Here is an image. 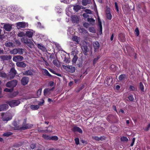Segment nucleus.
Segmentation results:
<instances>
[{
	"label": "nucleus",
	"instance_id": "obj_37",
	"mask_svg": "<svg viewBox=\"0 0 150 150\" xmlns=\"http://www.w3.org/2000/svg\"><path fill=\"white\" fill-rule=\"evenodd\" d=\"M125 74H122L120 75L119 77V79L120 80H122L125 79Z\"/></svg>",
	"mask_w": 150,
	"mask_h": 150
},
{
	"label": "nucleus",
	"instance_id": "obj_31",
	"mask_svg": "<svg viewBox=\"0 0 150 150\" xmlns=\"http://www.w3.org/2000/svg\"><path fill=\"white\" fill-rule=\"evenodd\" d=\"M17 48H15L10 51V53L11 54H17Z\"/></svg>",
	"mask_w": 150,
	"mask_h": 150
},
{
	"label": "nucleus",
	"instance_id": "obj_35",
	"mask_svg": "<svg viewBox=\"0 0 150 150\" xmlns=\"http://www.w3.org/2000/svg\"><path fill=\"white\" fill-rule=\"evenodd\" d=\"M12 134V133L11 132H7L4 133L3 134V136H6L8 137Z\"/></svg>",
	"mask_w": 150,
	"mask_h": 150
},
{
	"label": "nucleus",
	"instance_id": "obj_36",
	"mask_svg": "<svg viewBox=\"0 0 150 150\" xmlns=\"http://www.w3.org/2000/svg\"><path fill=\"white\" fill-rule=\"evenodd\" d=\"M121 141L122 142H127L128 141V139L126 137H123L120 139Z\"/></svg>",
	"mask_w": 150,
	"mask_h": 150
},
{
	"label": "nucleus",
	"instance_id": "obj_26",
	"mask_svg": "<svg viewBox=\"0 0 150 150\" xmlns=\"http://www.w3.org/2000/svg\"><path fill=\"white\" fill-rule=\"evenodd\" d=\"M42 71L44 72L46 75L50 77H51V75L49 73L48 71L46 69H42Z\"/></svg>",
	"mask_w": 150,
	"mask_h": 150
},
{
	"label": "nucleus",
	"instance_id": "obj_40",
	"mask_svg": "<svg viewBox=\"0 0 150 150\" xmlns=\"http://www.w3.org/2000/svg\"><path fill=\"white\" fill-rule=\"evenodd\" d=\"M128 98L131 101H133L134 100V98L133 95L132 94L130 95Z\"/></svg>",
	"mask_w": 150,
	"mask_h": 150
},
{
	"label": "nucleus",
	"instance_id": "obj_25",
	"mask_svg": "<svg viewBox=\"0 0 150 150\" xmlns=\"http://www.w3.org/2000/svg\"><path fill=\"white\" fill-rule=\"evenodd\" d=\"M87 21L91 25H93L94 24L95 20L93 18H88Z\"/></svg>",
	"mask_w": 150,
	"mask_h": 150
},
{
	"label": "nucleus",
	"instance_id": "obj_15",
	"mask_svg": "<svg viewBox=\"0 0 150 150\" xmlns=\"http://www.w3.org/2000/svg\"><path fill=\"white\" fill-rule=\"evenodd\" d=\"M11 58L10 55H4L0 57L1 59L3 61L9 60L11 59Z\"/></svg>",
	"mask_w": 150,
	"mask_h": 150
},
{
	"label": "nucleus",
	"instance_id": "obj_60",
	"mask_svg": "<svg viewBox=\"0 0 150 150\" xmlns=\"http://www.w3.org/2000/svg\"><path fill=\"white\" fill-rule=\"evenodd\" d=\"M13 125L15 127H16L17 129H18V127H20V126H17V124L16 122L14 121L13 123Z\"/></svg>",
	"mask_w": 150,
	"mask_h": 150
},
{
	"label": "nucleus",
	"instance_id": "obj_49",
	"mask_svg": "<svg viewBox=\"0 0 150 150\" xmlns=\"http://www.w3.org/2000/svg\"><path fill=\"white\" fill-rule=\"evenodd\" d=\"M42 137L43 138L46 139H50V137L46 134H43L42 135Z\"/></svg>",
	"mask_w": 150,
	"mask_h": 150
},
{
	"label": "nucleus",
	"instance_id": "obj_32",
	"mask_svg": "<svg viewBox=\"0 0 150 150\" xmlns=\"http://www.w3.org/2000/svg\"><path fill=\"white\" fill-rule=\"evenodd\" d=\"M51 90L49 88H46L44 89V95L45 96H47L48 94L50 93V91Z\"/></svg>",
	"mask_w": 150,
	"mask_h": 150
},
{
	"label": "nucleus",
	"instance_id": "obj_16",
	"mask_svg": "<svg viewBox=\"0 0 150 150\" xmlns=\"http://www.w3.org/2000/svg\"><path fill=\"white\" fill-rule=\"evenodd\" d=\"M79 19L76 16H73L71 17V21L73 23H78L79 22Z\"/></svg>",
	"mask_w": 150,
	"mask_h": 150
},
{
	"label": "nucleus",
	"instance_id": "obj_53",
	"mask_svg": "<svg viewBox=\"0 0 150 150\" xmlns=\"http://www.w3.org/2000/svg\"><path fill=\"white\" fill-rule=\"evenodd\" d=\"M107 18L109 20H111L112 18V16L111 13H108L106 14Z\"/></svg>",
	"mask_w": 150,
	"mask_h": 150
},
{
	"label": "nucleus",
	"instance_id": "obj_28",
	"mask_svg": "<svg viewBox=\"0 0 150 150\" xmlns=\"http://www.w3.org/2000/svg\"><path fill=\"white\" fill-rule=\"evenodd\" d=\"M2 120L3 121H8L11 120L12 119V117H4V115H3V114H2Z\"/></svg>",
	"mask_w": 150,
	"mask_h": 150
},
{
	"label": "nucleus",
	"instance_id": "obj_64",
	"mask_svg": "<svg viewBox=\"0 0 150 150\" xmlns=\"http://www.w3.org/2000/svg\"><path fill=\"white\" fill-rule=\"evenodd\" d=\"M93 139L97 141H99V137L97 136H94L93 137Z\"/></svg>",
	"mask_w": 150,
	"mask_h": 150
},
{
	"label": "nucleus",
	"instance_id": "obj_59",
	"mask_svg": "<svg viewBox=\"0 0 150 150\" xmlns=\"http://www.w3.org/2000/svg\"><path fill=\"white\" fill-rule=\"evenodd\" d=\"M129 88L130 91H134L135 90V88L133 86H130L129 87Z\"/></svg>",
	"mask_w": 150,
	"mask_h": 150
},
{
	"label": "nucleus",
	"instance_id": "obj_23",
	"mask_svg": "<svg viewBox=\"0 0 150 150\" xmlns=\"http://www.w3.org/2000/svg\"><path fill=\"white\" fill-rule=\"evenodd\" d=\"M73 32V30L72 28L71 27H69L67 30V35L69 36H70L71 35H72Z\"/></svg>",
	"mask_w": 150,
	"mask_h": 150
},
{
	"label": "nucleus",
	"instance_id": "obj_56",
	"mask_svg": "<svg viewBox=\"0 0 150 150\" xmlns=\"http://www.w3.org/2000/svg\"><path fill=\"white\" fill-rule=\"evenodd\" d=\"M135 32L136 34L137 35V36H138L139 34V29L138 28H136L135 30Z\"/></svg>",
	"mask_w": 150,
	"mask_h": 150
},
{
	"label": "nucleus",
	"instance_id": "obj_48",
	"mask_svg": "<svg viewBox=\"0 0 150 150\" xmlns=\"http://www.w3.org/2000/svg\"><path fill=\"white\" fill-rule=\"evenodd\" d=\"M42 88H40L38 90L37 92V95L38 96H40L41 95L42 92Z\"/></svg>",
	"mask_w": 150,
	"mask_h": 150
},
{
	"label": "nucleus",
	"instance_id": "obj_41",
	"mask_svg": "<svg viewBox=\"0 0 150 150\" xmlns=\"http://www.w3.org/2000/svg\"><path fill=\"white\" fill-rule=\"evenodd\" d=\"M59 62L57 60H54L53 61V64L56 66L57 67L59 66Z\"/></svg>",
	"mask_w": 150,
	"mask_h": 150
},
{
	"label": "nucleus",
	"instance_id": "obj_27",
	"mask_svg": "<svg viewBox=\"0 0 150 150\" xmlns=\"http://www.w3.org/2000/svg\"><path fill=\"white\" fill-rule=\"evenodd\" d=\"M5 46L8 47H13L14 46V44L12 42H8L5 43Z\"/></svg>",
	"mask_w": 150,
	"mask_h": 150
},
{
	"label": "nucleus",
	"instance_id": "obj_51",
	"mask_svg": "<svg viewBox=\"0 0 150 150\" xmlns=\"http://www.w3.org/2000/svg\"><path fill=\"white\" fill-rule=\"evenodd\" d=\"M80 30L81 31V32L83 34H86L88 33L87 31L83 28H81Z\"/></svg>",
	"mask_w": 150,
	"mask_h": 150
},
{
	"label": "nucleus",
	"instance_id": "obj_57",
	"mask_svg": "<svg viewBox=\"0 0 150 150\" xmlns=\"http://www.w3.org/2000/svg\"><path fill=\"white\" fill-rule=\"evenodd\" d=\"M84 11L86 12V13L87 14H91L92 13L91 11L89 9H85Z\"/></svg>",
	"mask_w": 150,
	"mask_h": 150
},
{
	"label": "nucleus",
	"instance_id": "obj_39",
	"mask_svg": "<svg viewBox=\"0 0 150 150\" xmlns=\"http://www.w3.org/2000/svg\"><path fill=\"white\" fill-rule=\"evenodd\" d=\"M25 33L23 32H21L19 33L18 35V36L19 37H22L25 35Z\"/></svg>",
	"mask_w": 150,
	"mask_h": 150
},
{
	"label": "nucleus",
	"instance_id": "obj_9",
	"mask_svg": "<svg viewBox=\"0 0 150 150\" xmlns=\"http://www.w3.org/2000/svg\"><path fill=\"white\" fill-rule=\"evenodd\" d=\"M24 59L23 57L20 55H17L14 57L13 58V60L15 62H18L22 61Z\"/></svg>",
	"mask_w": 150,
	"mask_h": 150
},
{
	"label": "nucleus",
	"instance_id": "obj_21",
	"mask_svg": "<svg viewBox=\"0 0 150 150\" xmlns=\"http://www.w3.org/2000/svg\"><path fill=\"white\" fill-rule=\"evenodd\" d=\"M93 46L95 52H96L98 50L100 46L99 42L97 41L95 42L94 43Z\"/></svg>",
	"mask_w": 150,
	"mask_h": 150
},
{
	"label": "nucleus",
	"instance_id": "obj_55",
	"mask_svg": "<svg viewBox=\"0 0 150 150\" xmlns=\"http://www.w3.org/2000/svg\"><path fill=\"white\" fill-rule=\"evenodd\" d=\"M48 129L46 130V131L48 132H50L52 129V127L51 126H49L48 127Z\"/></svg>",
	"mask_w": 150,
	"mask_h": 150
},
{
	"label": "nucleus",
	"instance_id": "obj_12",
	"mask_svg": "<svg viewBox=\"0 0 150 150\" xmlns=\"http://www.w3.org/2000/svg\"><path fill=\"white\" fill-rule=\"evenodd\" d=\"M10 75L11 79L13 78L16 74V71L14 68H12L10 71Z\"/></svg>",
	"mask_w": 150,
	"mask_h": 150
},
{
	"label": "nucleus",
	"instance_id": "obj_62",
	"mask_svg": "<svg viewBox=\"0 0 150 150\" xmlns=\"http://www.w3.org/2000/svg\"><path fill=\"white\" fill-rule=\"evenodd\" d=\"M36 146V145L35 144H32L30 145V147L31 149H34Z\"/></svg>",
	"mask_w": 150,
	"mask_h": 150
},
{
	"label": "nucleus",
	"instance_id": "obj_54",
	"mask_svg": "<svg viewBox=\"0 0 150 150\" xmlns=\"http://www.w3.org/2000/svg\"><path fill=\"white\" fill-rule=\"evenodd\" d=\"M44 102V100L42 98L41 99L40 102H39L38 105H42Z\"/></svg>",
	"mask_w": 150,
	"mask_h": 150
},
{
	"label": "nucleus",
	"instance_id": "obj_45",
	"mask_svg": "<svg viewBox=\"0 0 150 150\" xmlns=\"http://www.w3.org/2000/svg\"><path fill=\"white\" fill-rule=\"evenodd\" d=\"M82 3L83 5L86 6L88 4V0H82Z\"/></svg>",
	"mask_w": 150,
	"mask_h": 150
},
{
	"label": "nucleus",
	"instance_id": "obj_3",
	"mask_svg": "<svg viewBox=\"0 0 150 150\" xmlns=\"http://www.w3.org/2000/svg\"><path fill=\"white\" fill-rule=\"evenodd\" d=\"M6 103L11 107H14L18 106L21 103L19 100H13L8 101Z\"/></svg>",
	"mask_w": 150,
	"mask_h": 150
},
{
	"label": "nucleus",
	"instance_id": "obj_8",
	"mask_svg": "<svg viewBox=\"0 0 150 150\" xmlns=\"http://www.w3.org/2000/svg\"><path fill=\"white\" fill-rule=\"evenodd\" d=\"M35 32L32 29H27V31L26 32L25 35L27 37L29 38H31L32 37L33 34Z\"/></svg>",
	"mask_w": 150,
	"mask_h": 150
},
{
	"label": "nucleus",
	"instance_id": "obj_13",
	"mask_svg": "<svg viewBox=\"0 0 150 150\" xmlns=\"http://www.w3.org/2000/svg\"><path fill=\"white\" fill-rule=\"evenodd\" d=\"M33 71L32 69H29L27 71L23 72V74L26 76H32L33 75Z\"/></svg>",
	"mask_w": 150,
	"mask_h": 150
},
{
	"label": "nucleus",
	"instance_id": "obj_63",
	"mask_svg": "<svg viewBox=\"0 0 150 150\" xmlns=\"http://www.w3.org/2000/svg\"><path fill=\"white\" fill-rule=\"evenodd\" d=\"M15 41L16 42V45H20L21 44V43L20 42V41L18 40H15Z\"/></svg>",
	"mask_w": 150,
	"mask_h": 150
},
{
	"label": "nucleus",
	"instance_id": "obj_14",
	"mask_svg": "<svg viewBox=\"0 0 150 150\" xmlns=\"http://www.w3.org/2000/svg\"><path fill=\"white\" fill-rule=\"evenodd\" d=\"M81 49L83 51V54L85 55H87V52L89 51V49L87 45H83L81 47Z\"/></svg>",
	"mask_w": 150,
	"mask_h": 150
},
{
	"label": "nucleus",
	"instance_id": "obj_42",
	"mask_svg": "<svg viewBox=\"0 0 150 150\" xmlns=\"http://www.w3.org/2000/svg\"><path fill=\"white\" fill-rule=\"evenodd\" d=\"M13 91V89H9L8 88H6L4 89V91L6 92H11Z\"/></svg>",
	"mask_w": 150,
	"mask_h": 150
},
{
	"label": "nucleus",
	"instance_id": "obj_52",
	"mask_svg": "<svg viewBox=\"0 0 150 150\" xmlns=\"http://www.w3.org/2000/svg\"><path fill=\"white\" fill-rule=\"evenodd\" d=\"M75 141L76 144L77 145L79 144V140L78 138H76L75 139Z\"/></svg>",
	"mask_w": 150,
	"mask_h": 150
},
{
	"label": "nucleus",
	"instance_id": "obj_18",
	"mask_svg": "<svg viewBox=\"0 0 150 150\" xmlns=\"http://www.w3.org/2000/svg\"><path fill=\"white\" fill-rule=\"evenodd\" d=\"M16 65L18 67L24 68L26 67V64L23 62H18L16 63Z\"/></svg>",
	"mask_w": 150,
	"mask_h": 150
},
{
	"label": "nucleus",
	"instance_id": "obj_10",
	"mask_svg": "<svg viewBox=\"0 0 150 150\" xmlns=\"http://www.w3.org/2000/svg\"><path fill=\"white\" fill-rule=\"evenodd\" d=\"M29 81V78L27 77H24L22 79L21 82V84L23 86L27 84Z\"/></svg>",
	"mask_w": 150,
	"mask_h": 150
},
{
	"label": "nucleus",
	"instance_id": "obj_7",
	"mask_svg": "<svg viewBox=\"0 0 150 150\" xmlns=\"http://www.w3.org/2000/svg\"><path fill=\"white\" fill-rule=\"evenodd\" d=\"M113 79L110 76H107L105 79L104 84L106 86H109L112 84Z\"/></svg>",
	"mask_w": 150,
	"mask_h": 150
},
{
	"label": "nucleus",
	"instance_id": "obj_34",
	"mask_svg": "<svg viewBox=\"0 0 150 150\" xmlns=\"http://www.w3.org/2000/svg\"><path fill=\"white\" fill-rule=\"evenodd\" d=\"M89 30L90 32L92 33H94L96 32V30L94 28L92 27H91L89 28Z\"/></svg>",
	"mask_w": 150,
	"mask_h": 150
},
{
	"label": "nucleus",
	"instance_id": "obj_46",
	"mask_svg": "<svg viewBox=\"0 0 150 150\" xmlns=\"http://www.w3.org/2000/svg\"><path fill=\"white\" fill-rule=\"evenodd\" d=\"M100 56H97L96 58H95L93 61V63L94 64H95L97 62L98 60L100 58Z\"/></svg>",
	"mask_w": 150,
	"mask_h": 150
},
{
	"label": "nucleus",
	"instance_id": "obj_2",
	"mask_svg": "<svg viewBox=\"0 0 150 150\" xmlns=\"http://www.w3.org/2000/svg\"><path fill=\"white\" fill-rule=\"evenodd\" d=\"M26 120L24 119L22 126H20V127H18V130H25L27 129L31 128L33 125L31 124H27L26 123Z\"/></svg>",
	"mask_w": 150,
	"mask_h": 150
},
{
	"label": "nucleus",
	"instance_id": "obj_38",
	"mask_svg": "<svg viewBox=\"0 0 150 150\" xmlns=\"http://www.w3.org/2000/svg\"><path fill=\"white\" fill-rule=\"evenodd\" d=\"M139 88L142 91H144V86L142 82H140L139 83Z\"/></svg>",
	"mask_w": 150,
	"mask_h": 150
},
{
	"label": "nucleus",
	"instance_id": "obj_30",
	"mask_svg": "<svg viewBox=\"0 0 150 150\" xmlns=\"http://www.w3.org/2000/svg\"><path fill=\"white\" fill-rule=\"evenodd\" d=\"M80 9L81 7L79 5H76L73 6V9L76 12L78 11Z\"/></svg>",
	"mask_w": 150,
	"mask_h": 150
},
{
	"label": "nucleus",
	"instance_id": "obj_58",
	"mask_svg": "<svg viewBox=\"0 0 150 150\" xmlns=\"http://www.w3.org/2000/svg\"><path fill=\"white\" fill-rule=\"evenodd\" d=\"M115 6L116 10L117 11V12H119V9H118V5H117V3L116 2H115Z\"/></svg>",
	"mask_w": 150,
	"mask_h": 150
},
{
	"label": "nucleus",
	"instance_id": "obj_29",
	"mask_svg": "<svg viewBox=\"0 0 150 150\" xmlns=\"http://www.w3.org/2000/svg\"><path fill=\"white\" fill-rule=\"evenodd\" d=\"M17 54L20 55L22 54L23 52H24V50L22 48H17Z\"/></svg>",
	"mask_w": 150,
	"mask_h": 150
},
{
	"label": "nucleus",
	"instance_id": "obj_17",
	"mask_svg": "<svg viewBox=\"0 0 150 150\" xmlns=\"http://www.w3.org/2000/svg\"><path fill=\"white\" fill-rule=\"evenodd\" d=\"M4 28L7 31H9L12 28V25L10 24H6L4 26Z\"/></svg>",
	"mask_w": 150,
	"mask_h": 150
},
{
	"label": "nucleus",
	"instance_id": "obj_50",
	"mask_svg": "<svg viewBox=\"0 0 150 150\" xmlns=\"http://www.w3.org/2000/svg\"><path fill=\"white\" fill-rule=\"evenodd\" d=\"M37 27L39 28H43L44 27L41 24L40 22H38L37 24Z\"/></svg>",
	"mask_w": 150,
	"mask_h": 150
},
{
	"label": "nucleus",
	"instance_id": "obj_20",
	"mask_svg": "<svg viewBox=\"0 0 150 150\" xmlns=\"http://www.w3.org/2000/svg\"><path fill=\"white\" fill-rule=\"evenodd\" d=\"M72 130L74 132H77L80 133H82L83 132L82 129L78 127H74L72 129Z\"/></svg>",
	"mask_w": 150,
	"mask_h": 150
},
{
	"label": "nucleus",
	"instance_id": "obj_1",
	"mask_svg": "<svg viewBox=\"0 0 150 150\" xmlns=\"http://www.w3.org/2000/svg\"><path fill=\"white\" fill-rule=\"evenodd\" d=\"M21 42L26 44L30 48H32L34 46V44L32 41L26 38H23L21 39Z\"/></svg>",
	"mask_w": 150,
	"mask_h": 150
},
{
	"label": "nucleus",
	"instance_id": "obj_43",
	"mask_svg": "<svg viewBox=\"0 0 150 150\" xmlns=\"http://www.w3.org/2000/svg\"><path fill=\"white\" fill-rule=\"evenodd\" d=\"M37 45L38 48L41 50H43L45 49V47L42 46L40 44H38Z\"/></svg>",
	"mask_w": 150,
	"mask_h": 150
},
{
	"label": "nucleus",
	"instance_id": "obj_6",
	"mask_svg": "<svg viewBox=\"0 0 150 150\" xmlns=\"http://www.w3.org/2000/svg\"><path fill=\"white\" fill-rule=\"evenodd\" d=\"M63 67L68 72L73 73L75 72V68L71 66L62 65Z\"/></svg>",
	"mask_w": 150,
	"mask_h": 150
},
{
	"label": "nucleus",
	"instance_id": "obj_19",
	"mask_svg": "<svg viewBox=\"0 0 150 150\" xmlns=\"http://www.w3.org/2000/svg\"><path fill=\"white\" fill-rule=\"evenodd\" d=\"M8 108V105L7 104H4L0 105V111L5 110Z\"/></svg>",
	"mask_w": 150,
	"mask_h": 150
},
{
	"label": "nucleus",
	"instance_id": "obj_44",
	"mask_svg": "<svg viewBox=\"0 0 150 150\" xmlns=\"http://www.w3.org/2000/svg\"><path fill=\"white\" fill-rule=\"evenodd\" d=\"M58 139V137L56 136H54L50 137V139L52 140H57Z\"/></svg>",
	"mask_w": 150,
	"mask_h": 150
},
{
	"label": "nucleus",
	"instance_id": "obj_11",
	"mask_svg": "<svg viewBox=\"0 0 150 150\" xmlns=\"http://www.w3.org/2000/svg\"><path fill=\"white\" fill-rule=\"evenodd\" d=\"M98 16L97 18L98 21V25L99 27V33L100 34H101L102 33V27L101 24V21L99 17L98 16V13L97 14Z\"/></svg>",
	"mask_w": 150,
	"mask_h": 150
},
{
	"label": "nucleus",
	"instance_id": "obj_47",
	"mask_svg": "<svg viewBox=\"0 0 150 150\" xmlns=\"http://www.w3.org/2000/svg\"><path fill=\"white\" fill-rule=\"evenodd\" d=\"M70 60L68 58L65 57L64 60V61L66 63L68 64L70 62Z\"/></svg>",
	"mask_w": 150,
	"mask_h": 150
},
{
	"label": "nucleus",
	"instance_id": "obj_4",
	"mask_svg": "<svg viewBox=\"0 0 150 150\" xmlns=\"http://www.w3.org/2000/svg\"><path fill=\"white\" fill-rule=\"evenodd\" d=\"M17 84V81L16 80H13L8 82L6 84V86L8 88H13Z\"/></svg>",
	"mask_w": 150,
	"mask_h": 150
},
{
	"label": "nucleus",
	"instance_id": "obj_22",
	"mask_svg": "<svg viewBox=\"0 0 150 150\" xmlns=\"http://www.w3.org/2000/svg\"><path fill=\"white\" fill-rule=\"evenodd\" d=\"M73 41L75 42L76 44H78L80 38L76 36H74L72 38Z\"/></svg>",
	"mask_w": 150,
	"mask_h": 150
},
{
	"label": "nucleus",
	"instance_id": "obj_5",
	"mask_svg": "<svg viewBox=\"0 0 150 150\" xmlns=\"http://www.w3.org/2000/svg\"><path fill=\"white\" fill-rule=\"evenodd\" d=\"M16 25L18 29L25 28L26 27H28V23L24 22L17 23H16Z\"/></svg>",
	"mask_w": 150,
	"mask_h": 150
},
{
	"label": "nucleus",
	"instance_id": "obj_61",
	"mask_svg": "<svg viewBox=\"0 0 150 150\" xmlns=\"http://www.w3.org/2000/svg\"><path fill=\"white\" fill-rule=\"evenodd\" d=\"M77 58L76 57L74 56V57L72 59V62L74 63H75L76 61H77Z\"/></svg>",
	"mask_w": 150,
	"mask_h": 150
},
{
	"label": "nucleus",
	"instance_id": "obj_24",
	"mask_svg": "<svg viewBox=\"0 0 150 150\" xmlns=\"http://www.w3.org/2000/svg\"><path fill=\"white\" fill-rule=\"evenodd\" d=\"M39 105H30V108L33 110H37L39 108Z\"/></svg>",
	"mask_w": 150,
	"mask_h": 150
},
{
	"label": "nucleus",
	"instance_id": "obj_33",
	"mask_svg": "<svg viewBox=\"0 0 150 150\" xmlns=\"http://www.w3.org/2000/svg\"><path fill=\"white\" fill-rule=\"evenodd\" d=\"M18 94V91H15L13 93L11 94L10 96L11 98H13L16 96Z\"/></svg>",
	"mask_w": 150,
	"mask_h": 150
}]
</instances>
